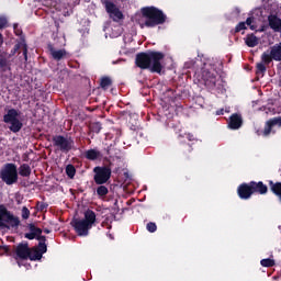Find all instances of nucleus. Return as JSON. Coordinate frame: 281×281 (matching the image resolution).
<instances>
[{
	"mask_svg": "<svg viewBox=\"0 0 281 281\" xmlns=\"http://www.w3.org/2000/svg\"><path fill=\"white\" fill-rule=\"evenodd\" d=\"M166 58V55L157 50L142 52L136 55L135 65L138 69H148L150 74H161L164 65L161 60Z\"/></svg>",
	"mask_w": 281,
	"mask_h": 281,
	"instance_id": "obj_1",
	"label": "nucleus"
},
{
	"mask_svg": "<svg viewBox=\"0 0 281 281\" xmlns=\"http://www.w3.org/2000/svg\"><path fill=\"white\" fill-rule=\"evenodd\" d=\"M143 19L145 23L140 24V27H157V25H164L168 16L161 9L156 7H144L140 9Z\"/></svg>",
	"mask_w": 281,
	"mask_h": 281,
	"instance_id": "obj_2",
	"label": "nucleus"
},
{
	"mask_svg": "<svg viewBox=\"0 0 281 281\" xmlns=\"http://www.w3.org/2000/svg\"><path fill=\"white\" fill-rule=\"evenodd\" d=\"M52 142L54 148L65 155H67V153H71L76 146V142H74L71 136L54 135L52 137Z\"/></svg>",
	"mask_w": 281,
	"mask_h": 281,
	"instance_id": "obj_3",
	"label": "nucleus"
},
{
	"mask_svg": "<svg viewBox=\"0 0 281 281\" xmlns=\"http://www.w3.org/2000/svg\"><path fill=\"white\" fill-rule=\"evenodd\" d=\"M19 115H21V112L16 109H10L7 114L3 115V122L4 124H10L9 131H11V133H20L23 128V122L19 120Z\"/></svg>",
	"mask_w": 281,
	"mask_h": 281,
	"instance_id": "obj_4",
	"label": "nucleus"
},
{
	"mask_svg": "<svg viewBox=\"0 0 281 281\" xmlns=\"http://www.w3.org/2000/svg\"><path fill=\"white\" fill-rule=\"evenodd\" d=\"M0 179L7 186H14L19 181V171L16 170V165L9 162L4 165V168L0 171Z\"/></svg>",
	"mask_w": 281,
	"mask_h": 281,
	"instance_id": "obj_5",
	"label": "nucleus"
},
{
	"mask_svg": "<svg viewBox=\"0 0 281 281\" xmlns=\"http://www.w3.org/2000/svg\"><path fill=\"white\" fill-rule=\"evenodd\" d=\"M5 223H8L10 227L14 228L21 225V220H19L18 216H14L12 212L8 211L5 205L0 204V227H8Z\"/></svg>",
	"mask_w": 281,
	"mask_h": 281,
	"instance_id": "obj_6",
	"label": "nucleus"
},
{
	"mask_svg": "<svg viewBox=\"0 0 281 281\" xmlns=\"http://www.w3.org/2000/svg\"><path fill=\"white\" fill-rule=\"evenodd\" d=\"M93 181L97 186H104L111 181L112 170L110 166H97L93 168Z\"/></svg>",
	"mask_w": 281,
	"mask_h": 281,
	"instance_id": "obj_7",
	"label": "nucleus"
},
{
	"mask_svg": "<svg viewBox=\"0 0 281 281\" xmlns=\"http://www.w3.org/2000/svg\"><path fill=\"white\" fill-rule=\"evenodd\" d=\"M261 60L265 65H271L273 60L277 63L281 61V42L279 44L273 45L270 47V52H263L261 55Z\"/></svg>",
	"mask_w": 281,
	"mask_h": 281,
	"instance_id": "obj_8",
	"label": "nucleus"
},
{
	"mask_svg": "<svg viewBox=\"0 0 281 281\" xmlns=\"http://www.w3.org/2000/svg\"><path fill=\"white\" fill-rule=\"evenodd\" d=\"M104 5H105V10H106L108 14L115 23H117V21H122V19H124V13H122V11H120V9L115 5V3H113L109 0H105Z\"/></svg>",
	"mask_w": 281,
	"mask_h": 281,
	"instance_id": "obj_9",
	"label": "nucleus"
},
{
	"mask_svg": "<svg viewBox=\"0 0 281 281\" xmlns=\"http://www.w3.org/2000/svg\"><path fill=\"white\" fill-rule=\"evenodd\" d=\"M202 80L206 88L216 89V82H218L216 72L210 71V69L204 68L202 70Z\"/></svg>",
	"mask_w": 281,
	"mask_h": 281,
	"instance_id": "obj_10",
	"label": "nucleus"
},
{
	"mask_svg": "<svg viewBox=\"0 0 281 281\" xmlns=\"http://www.w3.org/2000/svg\"><path fill=\"white\" fill-rule=\"evenodd\" d=\"M273 126H281V116H276L268 120L265 124L263 131H257V135H262L263 137H269L271 135V131Z\"/></svg>",
	"mask_w": 281,
	"mask_h": 281,
	"instance_id": "obj_11",
	"label": "nucleus"
},
{
	"mask_svg": "<svg viewBox=\"0 0 281 281\" xmlns=\"http://www.w3.org/2000/svg\"><path fill=\"white\" fill-rule=\"evenodd\" d=\"M76 234H78L79 236H89V229H91L89 223L85 222L83 220H75L71 223Z\"/></svg>",
	"mask_w": 281,
	"mask_h": 281,
	"instance_id": "obj_12",
	"label": "nucleus"
},
{
	"mask_svg": "<svg viewBox=\"0 0 281 281\" xmlns=\"http://www.w3.org/2000/svg\"><path fill=\"white\" fill-rule=\"evenodd\" d=\"M237 194H238L239 199H241V201H248V199H251L254 193L251 191L250 182H248V183L244 182V183L239 184L237 188Z\"/></svg>",
	"mask_w": 281,
	"mask_h": 281,
	"instance_id": "obj_13",
	"label": "nucleus"
},
{
	"mask_svg": "<svg viewBox=\"0 0 281 281\" xmlns=\"http://www.w3.org/2000/svg\"><path fill=\"white\" fill-rule=\"evenodd\" d=\"M30 249V244H27V241L20 243L15 248V259L19 258L20 260H29Z\"/></svg>",
	"mask_w": 281,
	"mask_h": 281,
	"instance_id": "obj_14",
	"label": "nucleus"
},
{
	"mask_svg": "<svg viewBox=\"0 0 281 281\" xmlns=\"http://www.w3.org/2000/svg\"><path fill=\"white\" fill-rule=\"evenodd\" d=\"M240 126H243V115L238 113H233L229 116L228 128H231V131H238Z\"/></svg>",
	"mask_w": 281,
	"mask_h": 281,
	"instance_id": "obj_15",
	"label": "nucleus"
},
{
	"mask_svg": "<svg viewBox=\"0 0 281 281\" xmlns=\"http://www.w3.org/2000/svg\"><path fill=\"white\" fill-rule=\"evenodd\" d=\"M249 183L252 194H267L269 192V188L263 181H250Z\"/></svg>",
	"mask_w": 281,
	"mask_h": 281,
	"instance_id": "obj_16",
	"label": "nucleus"
},
{
	"mask_svg": "<svg viewBox=\"0 0 281 281\" xmlns=\"http://www.w3.org/2000/svg\"><path fill=\"white\" fill-rule=\"evenodd\" d=\"M47 49L48 52H50V56H53L54 60H63V58H65V56H67V50L65 49H58L56 50V48H54V45L48 44L47 45Z\"/></svg>",
	"mask_w": 281,
	"mask_h": 281,
	"instance_id": "obj_17",
	"label": "nucleus"
},
{
	"mask_svg": "<svg viewBox=\"0 0 281 281\" xmlns=\"http://www.w3.org/2000/svg\"><path fill=\"white\" fill-rule=\"evenodd\" d=\"M269 27L273 30V32L281 31V19L276 14H270L268 16Z\"/></svg>",
	"mask_w": 281,
	"mask_h": 281,
	"instance_id": "obj_18",
	"label": "nucleus"
},
{
	"mask_svg": "<svg viewBox=\"0 0 281 281\" xmlns=\"http://www.w3.org/2000/svg\"><path fill=\"white\" fill-rule=\"evenodd\" d=\"M85 159H88V161H98L102 157V151L91 148L83 153Z\"/></svg>",
	"mask_w": 281,
	"mask_h": 281,
	"instance_id": "obj_19",
	"label": "nucleus"
},
{
	"mask_svg": "<svg viewBox=\"0 0 281 281\" xmlns=\"http://www.w3.org/2000/svg\"><path fill=\"white\" fill-rule=\"evenodd\" d=\"M192 145L190 143H182L180 145V153H182V156L184 159L190 160L192 155Z\"/></svg>",
	"mask_w": 281,
	"mask_h": 281,
	"instance_id": "obj_20",
	"label": "nucleus"
},
{
	"mask_svg": "<svg viewBox=\"0 0 281 281\" xmlns=\"http://www.w3.org/2000/svg\"><path fill=\"white\" fill-rule=\"evenodd\" d=\"M85 223H88V225L92 226L95 223V212H93V210L88 209L87 211H85L83 213V220Z\"/></svg>",
	"mask_w": 281,
	"mask_h": 281,
	"instance_id": "obj_21",
	"label": "nucleus"
},
{
	"mask_svg": "<svg viewBox=\"0 0 281 281\" xmlns=\"http://www.w3.org/2000/svg\"><path fill=\"white\" fill-rule=\"evenodd\" d=\"M105 155L110 157V159H113V157H116L120 155V149L115 146V144H110L108 147L104 148Z\"/></svg>",
	"mask_w": 281,
	"mask_h": 281,
	"instance_id": "obj_22",
	"label": "nucleus"
},
{
	"mask_svg": "<svg viewBox=\"0 0 281 281\" xmlns=\"http://www.w3.org/2000/svg\"><path fill=\"white\" fill-rule=\"evenodd\" d=\"M42 258H43V252H40L38 248L36 247L30 248L29 260L36 261V260H41Z\"/></svg>",
	"mask_w": 281,
	"mask_h": 281,
	"instance_id": "obj_23",
	"label": "nucleus"
},
{
	"mask_svg": "<svg viewBox=\"0 0 281 281\" xmlns=\"http://www.w3.org/2000/svg\"><path fill=\"white\" fill-rule=\"evenodd\" d=\"M0 71L5 74V71H10V61L3 55H0Z\"/></svg>",
	"mask_w": 281,
	"mask_h": 281,
	"instance_id": "obj_24",
	"label": "nucleus"
},
{
	"mask_svg": "<svg viewBox=\"0 0 281 281\" xmlns=\"http://www.w3.org/2000/svg\"><path fill=\"white\" fill-rule=\"evenodd\" d=\"M19 175L20 177H30V175H32V167L27 164H22L19 167Z\"/></svg>",
	"mask_w": 281,
	"mask_h": 281,
	"instance_id": "obj_25",
	"label": "nucleus"
},
{
	"mask_svg": "<svg viewBox=\"0 0 281 281\" xmlns=\"http://www.w3.org/2000/svg\"><path fill=\"white\" fill-rule=\"evenodd\" d=\"M247 47H256L258 45V37L254 34H248L245 38Z\"/></svg>",
	"mask_w": 281,
	"mask_h": 281,
	"instance_id": "obj_26",
	"label": "nucleus"
},
{
	"mask_svg": "<svg viewBox=\"0 0 281 281\" xmlns=\"http://www.w3.org/2000/svg\"><path fill=\"white\" fill-rule=\"evenodd\" d=\"M267 64H265V61L258 63L256 65V75L257 76H265V74H267V66H265Z\"/></svg>",
	"mask_w": 281,
	"mask_h": 281,
	"instance_id": "obj_27",
	"label": "nucleus"
},
{
	"mask_svg": "<svg viewBox=\"0 0 281 281\" xmlns=\"http://www.w3.org/2000/svg\"><path fill=\"white\" fill-rule=\"evenodd\" d=\"M111 85H113V80H111L110 77H102L101 78V81H100L101 89L106 91V89H109V87H111Z\"/></svg>",
	"mask_w": 281,
	"mask_h": 281,
	"instance_id": "obj_28",
	"label": "nucleus"
},
{
	"mask_svg": "<svg viewBox=\"0 0 281 281\" xmlns=\"http://www.w3.org/2000/svg\"><path fill=\"white\" fill-rule=\"evenodd\" d=\"M97 194L98 196H106V194H109V188H106V186L104 184H99V187L97 188Z\"/></svg>",
	"mask_w": 281,
	"mask_h": 281,
	"instance_id": "obj_29",
	"label": "nucleus"
},
{
	"mask_svg": "<svg viewBox=\"0 0 281 281\" xmlns=\"http://www.w3.org/2000/svg\"><path fill=\"white\" fill-rule=\"evenodd\" d=\"M66 175L69 179H74L76 177V167L74 165H68L66 167Z\"/></svg>",
	"mask_w": 281,
	"mask_h": 281,
	"instance_id": "obj_30",
	"label": "nucleus"
},
{
	"mask_svg": "<svg viewBox=\"0 0 281 281\" xmlns=\"http://www.w3.org/2000/svg\"><path fill=\"white\" fill-rule=\"evenodd\" d=\"M261 267H276V260L271 259V258H267V259H261L260 261Z\"/></svg>",
	"mask_w": 281,
	"mask_h": 281,
	"instance_id": "obj_31",
	"label": "nucleus"
},
{
	"mask_svg": "<svg viewBox=\"0 0 281 281\" xmlns=\"http://www.w3.org/2000/svg\"><path fill=\"white\" fill-rule=\"evenodd\" d=\"M29 229L32 234H34L36 236H41L43 234V229L36 227V225H34V224H29Z\"/></svg>",
	"mask_w": 281,
	"mask_h": 281,
	"instance_id": "obj_32",
	"label": "nucleus"
},
{
	"mask_svg": "<svg viewBox=\"0 0 281 281\" xmlns=\"http://www.w3.org/2000/svg\"><path fill=\"white\" fill-rule=\"evenodd\" d=\"M146 229L147 232H149L150 234H155V232H157V224L155 222H149L146 225Z\"/></svg>",
	"mask_w": 281,
	"mask_h": 281,
	"instance_id": "obj_33",
	"label": "nucleus"
},
{
	"mask_svg": "<svg viewBox=\"0 0 281 281\" xmlns=\"http://www.w3.org/2000/svg\"><path fill=\"white\" fill-rule=\"evenodd\" d=\"M0 251H3L2 254L0 252V256H12V250L10 249V246H0Z\"/></svg>",
	"mask_w": 281,
	"mask_h": 281,
	"instance_id": "obj_34",
	"label": "nucleus"
},
{
	"mask_svg": "<svg viewBox=\"0 0 281 281\" xmlns=\"http://www.w3.org/2000/svg\"><path fill=\"white\" fill-rule=\"evenodd\" d=\"M92 133H100L102 131V124L100 122L93 123L91 125Z\"/></svg>",
	"mask_w": 281,
	"mask_h": 281,
	"instance_id": "obj_35",
	"label": "nucleus"
},
{
	"mask_svg": "<svg viewBox=\"0 0 281 281\" xmlns=\"http://www.w3.org/2000/svg\"><path fill=\"white\" fill-rule=\"evenodd\" d=\"M243 30H247V25L245 22H239L236 26H235V33L238 34V32H243Z\"/></svg>",
	"mask_w": 281,
	"mask_h": 281,
	"instance_id": "obj_36",
	"label": "nucleus"
},
{
	"mask_svg": "<svg viewBox=\"0 0 281 281\" xmlns=\"http://www.w3.org/2000/svg\"><path fill=\"white\" fill-rule=\"evenodd\" d=\"M21 41H23L22 49H23L24 60H27V44L25 43V37L22 36Z\"/></svg>",
	"mask_w": 281,
	"mask_h": 281,
	"instance_id": "obj_37",
	"label": "nucleus"
},
{
	"mask_svg": "<svg viewBox=\"0 0 281 281\" xmlns=\"http://www.w3.org/2000/svg\"><path fill=\"white\" fill-rule=\"evenodd\" d=\"M178 139H188V142H194V135L193 134H184V135H179Z\"/></svg>",
	"mask_w": 281,
	"mask_h": 281,
	"instance_id": "obj_38",
	"label": "nucleus"
},
{
	"mask_svg": "<svg viewBox=\"0 0 281 281\" xmlns=\"http://www.w3.org/2000/svg\"><path fill=\"white\" fill-rule=\"evenodd\" d=\"M38 252L42 254H47V244H44V243H38Z\"/></svg>",
	"mask_w": 281,
	"mask_h": 281,
	"instance_id": "obj_39",
	"label": "nucleus"
},
{
	"mask_svg": "<svg viewBox=\"0 0 281 281\" xmlns=\"http://www.w3.org/2000/svg\"><path fill=\"white\" fill-rule=\"evenodd\" d=\"M22 218L24 221H27V218H30V209H27V206L22 207Z\"/></svg>",
	"mask_w": 281,
	"mask_h": 281,
	"instance_id": "obj_40",
	"label": "nucleus"
},
{
	"mask_svg": "<svg viewBox=\"0 0 281 281\" xmlns=\"http://www.w3.org/2000/svg\"><path fill=\"white\" fill-rule=\"evenodd\" d=\"M8 27V18L0 16V30H5Z\"/></svg>",
	"mask_w": 281,
	"mask_h": 281,
	"instance_id": "obj_41",
	"label": "nucleus"
},
{
	"mask_svg": "<svg viewBox=\"0 0 281 281\" xmlns=\"http://www.w3.org/2000/svg\"><path fill=\"white\" fill-rule=\"evenodd\" d=\"M13 32L15 36H23V30L19 27L18 23L13 24Z\"/></svg>",
	"mask_w": 281,
	"mask_h": 281,
	"instance_id": "obj_42",
	"label": "nucleus"
},
{
	"mask_svg": "<svg viewBox=\"0 0 281 281\" xmlns=\"http://www.w3.org/2000/svg\"><path fill=\"white\" fill-rule=\"evenodd\" d=\"M37 207L40 212H45L47 207H49V204L45 202H37Z\"/></svg>",
	"mask_w": 281,
	"mask_h": 281,
	"instance_id": "obj_43",
	"label": "nucleus"
},
{
	"mask_svg": "<svg viewBox=\"0 0 281 281\" xmlns=\"http://www.w3.org/2000/svg\"><path fill=\"white\" fill-rule=\"evenodd\" d=\"M246 25H248L250 27V30H256V25H252L254 23V18L249 16L246 19Z\"/></svg>",
	"mask_w": 281,
	"mask_h": 281,
	"instance_id": "obj_44",
	"label": "nucleus"
},
{
	"mask_svg": "<svg viewBox=\"0 0 281 281\" xmlns=\"http://www.w3.org/2000/svg\"><path fill=\"white\" fill-rule=\"evenodd\" d=\"M22 47H23V41L14 45L12 54H15Z\"/></svg>",
	"mask_w": 281,
	"mask_h": 281,
	"instance_id": "obj_45",
	"label": "nucleus"
},
{
	"mask_svg": "<svg viewBox=\"0 0 281 281\" xmlns=\"http://www.w3.org/2000/svg\"><path fill=\"white\" fill-rule=\"evenodd\" d=\"M24 238H27L29 240H34V238H37V236L31 232V233L24 234Z\"/></svg>",
	"mask_w": 281,
	"mask_h": 281,
	"instance_id": "obj_46",
	"label": "nucleus"
},
{
	"mask_svg": "<svg viewBox=\"0 0 281 281\" xmlns=\"http://www.w3.org/2000/svg\"><path fill=\"white\" fill-rule=\"evenodd\" d=\"M36 240H40V243H47V237L43 236V235H37Z\"/></svg>",
	"mask_w": 281,
	"mask_h": 281,
	"instance_id": "obj_47",
	"label": "nucleus"
},
{
	"mask_svg": "<svg viewBox=\"0 0 281 281\" xmlns=\"http://www.w3.org/2000/svg\"><path fill=\"white\" fill-rule=\"evenodd\" d=\"M216 115H225V110L224 109L217 110Z\"/></svg>",
	"mask_w": 281,
	"mask_h": 281,
	"instance_id": "obj_48",
	"label": "nucleus"
},
{
	"mask_svg": "<svg viewBox=\"0 0 281 281\" xmlns=\"http://www.w3.org/2000/svg\"><path fill=\"white\" fill-rule=\"evenodd\" d=\"M3 45V34L0 33V47Z\"/></svg>",
	"mask_w": 281,
	"mask_h": 281,
	"instance_id": "obj_49",
	"label": "nucleus"
},
{
	"mask_svg": "<svg viewBox=\"0 0 281 281\" xmlns=\"http://www.w3.org/2000/svg\"><path fill=\"white\" fill-rule=\"evenodd\" d=\"M44 234H52V231L48 228H44Z\"/></svg>",
	"mask_w": 281,
	"mask_h": 281,
	"instance_id": "obj_50",
	"label": "nucleus"
},
{
	"mask_svg": "<svg viewBox=\"0 0 281 281\" xmlns=\"http://www.w3.org/2000/svg\"><path fill=\"white\" fill-rule=\"evenodd\" d=\"M109 237H110V238H113V236H112L111 234H109Z\"/></svg>",
	"mask_w": 281,
	"mask_h": 281,
	"instance_id": "obj_51",
	"label": "nucleus"
},
{
	"mask_svg": "<svg viewBox=\"0 0 281 281\" xmlns=\"http://www.w3.org/2000/svg\"><path fill=\"white\" fill-rule=\"evenodd\" d=\"M23 161H27V159H26V158H24V159H23Z\"/></svg>",
	"mask_w": 281,
	"mask_h": 281,
	"instance_id": "obj_52",
	"label": "nucleus"
},
{
	"mask_svg": "<svg viewBox=\"0 0 281 281\" xmlns=\"http://www.w3.org/2000/svg\"><path fill=\"white\" fill-rule=\"evenodd\" d=\"M102 227H104V223H102Z\"/></svg>",
	"mask_w": 281,
	"mask_h": 281,
	"instance_id": "obj_53",
	"label": "nucleus"
}]
</instances>
